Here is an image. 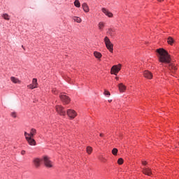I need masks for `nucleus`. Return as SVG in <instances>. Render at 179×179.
Listing matches in <instances>:
<instances>
[{
    "instance_id": "obj_37",
    "label": "nucleus",
    "mask_w": 179,
    "mask_h": 179,
    "mask_svg": "<svg viewBox=\"0 0 179 179\" xmlns=\"http://www.w3.org/2000/svg\"><path fill=\"white\" fill-rule=\"evenodd\" d=\"M178 145H179V142H178Z\"/></svg>"
},
{
    "instance_id": "obj_1",
    "label": "nucleus",
    "mask_w": 179,
    "mask_h": 179,
    "mask_svg": "<svg viewBox=\"0 0 179 179\" xmlns=\"http://www.w3.org/2000/svg\"><path fill=\"white\" fill-rule=\"evenodd\" d=\"M157 52L159 62L162 64H169L168 69H169L172 73H174V71H177V67L176 65L171 64V58L169 52L163 48L157 49Z\"/></svg>"
},
{
    "instance_id": "obj_14",
    "label": "nucleus",
    "mask_w": 179,
    "mask_h": 179,
    "mask_svg": "<svg viewBox=\"0 0 179 179\" xmlns=\"http://www.w3.org/2000/svg\"><path fill=\"white\" fill-rule=\"evenodd\" d=\"M33 163L35 166V167L38 168L40 167V164H41V159L38 158H35L33 160Z\"/></svg>"
},
{
    "instance_id": "obj_24",
    "label": "nucleus",
    "mask_w": 179,
    "mask_h": 179,
    "mask_svg": "<svg viewBox=\"0 0 179 179\" xmlns=\"http://www.w3.org/2000/svg\"><path fill=\"white\" fill-rule=\"evenodd\" d=\"M118 153V149L117 148H113L112 150V155H113V156H117V154Z\"/></svg>"
},
{
    "instance_id": "obj_5",
    "label": "nucleus",
    "mask_w": 179,
    "mask_h": 179,
    "mask_svg": "<svg viewBox=\"0 0 179 179\" xmlns=\"http://www.w3.org/2000/svg\"><path fill=\"white\" fill-rule=\"evenodd\" d=\"M36 134H37V130H36V129H31L29 133L24 131V135L25 137L34 138V136L36 135Z\"/></svg>"
},
{
    "instance_id": "obj_20",
    "label": "nucleus",
    "mask_w": 179,
    "mask_h": 179,
    "mask_svg": "<svg viewBox=\"0 0 179 179\" xmlns=\"http://www.w3.org/2000/svg\"><path fill=\"white\" fill-rule=\"evenodd\" d=\"M167 43L168 44H170V45H173V43H174V39L171 36H169L167 38Z\"/></svg>"
},
{
    "instance_id": "obj_36",
    "label": "nucleus",
    "mask_w": 179,
    "mask_h": 179,
    "mask_svg": "<svg viewBox=\"0 0 179 179\" xmlns=\"http://www.w3.org/2000/svg\"><path fill=\"white\" fill-rule=\"evenodd\" d=\"M22 48H23V45H22Z\"/></svg>"
},
{
    "instance_id": "obj_17",
    "label": "nucleus",
    "mask_w": 179,
    "mask_h": 179,
    "mask_svg": "<svg viewBox=\"0 0 179 179\" xmlns=\"http://www.w3.org/2000/svg\"><path fill=\"white\" fill-rule=\"evenodd\" d=\"M10 80L11 82H13V83H17L18 85H20V83H22V81H20V80H19V78L16 77H10Z\"/></svg>"
},
{
    "instance_id": "obj_30",
    "label": "nucleus",
    "mask_w": 179,
    "mask_h": 179,
    "mask_svg": "<svg viewBox=\"0 0 179 179\" xmlns=\"http://www.w3.org/2000/svg\"><path fill=\"white\" fill-rule=\"evenodd\" d=\"M24 153H26V151L24 150L21 151V155H24Z\"/></svg>"
},
{
    "instance_id": "obj_31",
    "label": "nucleus",
    "mask_w": 179,
    "mask_h": 179,
    "mask_svg": "<svg viewBox=\"0 0 179 179\" xmlns=\"http://www.w3.org/2000/svg\"><path fill=\"white\" fill-rule=\"evenodd\" d=\"M100 136H104V135L103 134H100L99 135Z\"/></svg>"
},
{
    "instance_id": "obj_15",
    "label": "nucleus",
    "mask_w": 179,
    "mask_h": 179,
    "mask_svg": "<svg viewBox=\"0 0 179 179\" xmlns=\"http://www.w3.org/2000/svg\"><path fill=\"white\" fill-rule=\"evenodd\" d=\"M82 8H83L84 12H85V13H88V12L90 11V8H89V6L87 5V3H83L82 4Z\"/></svg>"
},
{
    "instance_id": "obj_29",
    "label": "nucleus",
    "mask_w": 179,
    "mask_h": 179,
    "mask_svg": "<svg viewBox=\"0 0 179 179\" xmlns=\"http://www.w3.org/2000/svg\"><path fill=\"white\" fill-rule=\"evenodd\" d=\"M142 164H143V166H146V165L148 164V162H147L146 161H143V162H142Z\"/></svg>"
},
{
    "instance_id": "obj_25",
    "label": "nucleus",
    "mask_w": 179,
    "mask_h": 179,
    "mask_svg": "<svg viewBox=\"0 0 179 179\" xmlns=\"http://www.w3.org/2000/svg\"><path fill=\"white\" fill-rule=\"evenodd\" d=\"M2 17H3V19H5L6 20H9V19H10L9 15H8V14H3L2 15Z\"/></svg>"
},
{
    "instance_id": "obj_12",
    "label": "nucleus",
    "mask_w": 179,
    "mask_h": 179,
    "mask_svg": "<svg viewBox=\"0 0 179 179\" xmlns=\"http://www.w3.org/2000/svg\"><path fill=\"white\" fill-rule=\"evenodd\" d=\"M142 173L145 176H152V169L150 168H143Z\"/></svg>"
},
{
    "instance_id": "obj_6",
    "label": "nucleus",
    "mask_w": 179,
    "mask_h": 179,
    "mask_svg": "<svg viewBox=\"0 0 179 179\" xmlns=\"http://www.w3.org/2000/svg\"><path fill=\"white\" fill-rule=\"evenodd\" d=\"M55 108H56L57 113H58V114H59V115L65 116V115L66 114V113L65 112V110H64V107H62V106L57 105V106H56Z\"/></svg>"
},
{
    "instance_id": "obj_10",
    "label": "nucleus",
    "mask_w": 179,
    "mask_h": 179,
    "mask_svg": "<svg viewBox=\"0 0 179 179\" xmlns=\"http://www.w3.org/2000/svg\"><path fill=\"white\" fill-rule=\"evenodd\" d=\"M25 139L30 146H36V140L33 137H25Z\"/></svg>"
},
{
    "instance_id": "obj_16",
    "label": "nucleus",
    "mask_w": 179,
    "mask_h": 179,
    "mask_svg": "<svg viewBox=\"0 0 179 179\" xmlns=\"http://www.w3.org/2000/svg\"><path fill=\"white\" fill-rule=\"evenodd\" d=\"M102 12L108 17H113V14L111 13V12L108 11V10H107L106 8H103Z\"/></svg>"
},
{
    "instance_id": "obj_35",
    "label": "nucleus",
    "mask_w": 179,
    "mask_h": 179,
    "mask_svg": "<svg viewBox=\"0 0 179 179\" xmlns=\"http://www.w3.org/2000/svg\"><path fill=\"white\" fill-rule=\"evenodd\" d=\"M108 101H109V103H110L111 100L110 101L109 100Z\"/></svg>"
},
{
    "instance_id": "obj_7",
    "label": "nucleus",
    "mask_w": 179,
    "mask_h": 179,
    "mask_svg": "<svg viewBox=\"0 0 179 179\" xmlns=\"http://www.w3.org/2000/svg\"><path fill=\"white\" fill-rule=\"evenodd\" d=\"M121 71V64L115 65L111 68V73L117 75Z\"/></svg>"
},
{
    "instance_id": "obj_32",
    "label": "nucleus",
    "mask_w": 179,
    "mask_h": 179,
    "mask_svg": "<svg viewBox=\"0 0 179 179\" xmlns=\"http://www.w3.org/2000/svg\"><path fill=\"white\" fill-rule=\"evenodd\" d=\"M159 2H163V0H158Z\"/></svg>"
},
{
    "instance_id": "obj_26",
    "label": "nucleus",
    "mask_w": 179,
    "mask_h": 179,
    "mask_svg": "<svg viewBox=\"0 0 179 179\" xmlns=\"http://www.w3.org/2000/svg\"><path fill=\"white\" fill-rule=\"evenodd\" d=\"M118 164H122L124 163V159L122 158H119L117 160Z\"/></svg>"
},
{
    "instance_id": "obj_19",
    "label": "nucleus",
    "mask_w": 179,
    "mask_h": 179,
    "mask_svg": "<svg viewBox=\"0 0 179 179\" xmlns=\"http://www.w3.org/2000/svg\"><path fill=\"white\" fill-rule=\"evenodd\" d=\"M72 19L76 23H82V18H80V17L73 16L72 17Z\"/></svg>"
},
{
    "instance_id": "obj_34",
    "label": "nucleus",
    "mask_w": 179,
    "mask_h": 179,
    "mask_svg": "<svg viewBox=\"0 0 179 179\" xmlns=\"http://www.w3.org/2000/svg\"><path fill=\"white\" fill-rule=\"evenodd\" d=\"M52 92H53V93H55V90H52Z\"/></svg>"
},
{
    "instance_id": "obj_3",
    "label": "nucleus",
    "mask_w": 179,
    "mask_h": 179,
    "mask_svg": "<svg viewBox=\"0 0 179 179\" xmlns=\"http://www.w3.org/2000/svg\"><path fill=\"white\" fill-rule=\"evenodd\" d=\"M42 161L43 162L45 167H48V169H51V167H52V162L50 160V157L48 156H44Z\"/></svg>"
},
{
    "instance_id": "obj_18",
    "label": "nucleus",
    "mask_w": 179,
    "mask_h": 179,
    "mask_svg": "<svg viewBox=\"0 0 179 179\" xmlns=\"http://www.w3.org/2000/svg\"><path fill=\"white\" fill-rule=\"evenodd\" d=\"M104 26H106V23H104V22H99L98 27L100 31H103V30H104Z\"/></svg>"
},
{
    "instance_id": "obj_8",
    "label": "nucleus",
    "mask_w": 179,
    "mask_h": 179,
    "mask_svg": "<svg viewBox=\"0 0 179 179\" xmlns=\"http://www.w3.org/2000/svg\"><path fill=\"white\" fill-rule=\"evenodd\" d=\"M66 113H67L68 117H69L71 120H73V118H75V117H76L77 115L76 112L72 109L67 110Z\"/></svg>"
},
{
    "instance_id": "obj_28",
    "label": "nucleus",
    "mask_w": 179,
    "mask_h": 179,
    "mask_svg": "<svg viewBox=\"0 0 179 179\" xmlns=\"http://www.w3.org/2000/svg\"><path fill=\"white\" fill-rule=\"evenodd\" d=\"M105 96H111V94L110 93V92L105 90L104 93Z\"/></svg>"
},
{
    "instance_id": "obj_2",
    "label": "nucleus",
    "mask_w": 179,
    "mask_h": 179,
    "mask_svg": "<svg viewBox=\"0 0 179 179\" xmlns=\"http://www.w3.org/2000/svg\"><path fill=\"white\" fill-rule=\"evenodd\" d=\"M104 43L106 44V48L110 51V52H113L114 45L110 41V38H108L107 36H106L104 38Z\"/></svg>"
},
{
    "instance_id": "obj_4",
    "label": "nucleus",
    "mask_w": 179,
    "mask_h": 179,
    "mask_svg": "<svg viewBox=\"0 0 179 179\" xmlns=\"http://www.w3.org/2000/svg\"><path fill=\"white\" fill-rule=\"evenodd\" d=\"M60 99L62 100L64 104H69L71 102V98L69 96L65 95V94H62L59 95Z\"/></svg>"
},
{
    "instance_id": "obj_22",
    "label": "nucleus",
    "mask_w": 179,
    "mask_h": 179,
    "mask_svg": "<svg viewBox=\"0 0 179 179\" xmlns=\"http://www.w3.org/2000/svg\"><path fill=\"white\" fill-rule=\"evenodd\" d=\"M92 152H93V148L90 146L87 147V153L88 155H92Z\"/></svg>"
},
{
    "instance_id": "obj_33",
    "label": "nucleus",
    "mask_w": 179,
    "mask_h": 179,
    "mask_svg": "<svg viewBox=\"0 0 179 179\" xmlns=\"http://www.w3.org/2000/svg\"><path fill=\"white\" fill-rule=\"evenodd\" d=\"M115 79H116L117 80H118L119 78H118V77H116Z\"/></svg>"
},
{
    "instance_id": "obj_11",
    "label": "nucleus",
    "mask_w": 179,
    "mask_h": 179,
    "mask_svg": "<svg viewBox=\"0 0 179 179\" xmlns=\"http://www.w3.org/2000/svg\"><path fill=\"white\" fill-rule=\"evenodd\" d=\"M143 76L144 78H146V79H152V78H153V74L150 71L145 70L143 72Z\"/></svg>"
},
{
    "instance_id": "obj_9",
    "label": "nucleus",
    "mask_w": 179,
    "mask_h": 179,
    "mask_svg": "<svg viewBox=\"0 0 179 179\" xmlns=\"http://www.w3.org/2000/svg\"><path fill=\"white\" fill-rule=\"evenodd\" d=\"M38 83H37V79L36 78H33L32 80V83L27 85V87H29V89H36V87H37Z\"/></svg>"
},
{
    "instance_id": "obj_13",
    "label": "nucleus",
    "mask_w": 179,
    "mask_h": 179,
    "mask_svg": "<svg viewBox=\"0 0 179 179\" xmlns=\"http://www.w3.org/2000/svg\"><path fill=\"white\" fill-rule=\"evenodd\" d=\"M118 89L120 93H124L127 90V86H125L123 83H120L118 85Z\"/></svg>"
},
{
    "instance_id": "obj_21",
    "label": "nucleus",
    "mask_w": 179,
    "mask_h": 179,
    "mask_svg": "<svg viewBox=\"0 0 179 179\" xmlns=\"http://www.w3.org/2000/svg\"><path fill=\"white\" fill-rule=\"evenodd\" d=\"M94 55L96 58H98V59H100V58L102 57L101 53L99 52H94Z\"/></svg>"
},
{
    "instance_id": "obj_27",
    "label": "nucleus",
    "mask_w": 179,
    "mask_h": 179,
    "mask_svg": "<svg viewBox=\"0 0 179 179\" xmlns=\"http://www.w3.org/2000/svg\"><path fill=\"white\" fill-rule=\"evenodd\" d=\"M11 117H13V118H16V117H17V115L16 114L15 112H12Z\"/></svg>"
},
{
    "instance_id": "obj_23",
    "label": "nucleus",
    "mask_w": 179,
    "mask_h": 179,
    "mask_svg": "<svg viewBox=\"0 0 179 179\" xmlns=\"http://www.w3.org/2000/svg\"><path fill=\"white\" fill-rule=\"evenodd\" d=\"M74 6H76V8H80V2L79 1V0H76L74 1Z\"/></svg>"
}]
</instances>
